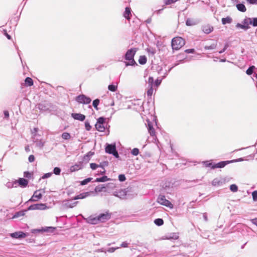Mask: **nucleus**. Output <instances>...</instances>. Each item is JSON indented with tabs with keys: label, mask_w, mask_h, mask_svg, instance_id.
<instances>
[{
	"label": "nucleus",
	"mask_w": 257,
	"mask_h": 257,
	"mask_svg": "<svg viewBox=\"0 0 257 257\" xmlns=\"http://www.w3.org/2000/svg\"><path fill=\"white\" fill-rule=\"evenodd\" d=\"M213 165L211 163H206V166L210 167L211 168L212 166Z\"/></svg>",
	"instance_id": "59"
},
{
	"label": "nucleus",
	"mask_w": 257,
	"mask_h": 257,
	"mask_svg": "<svg viewBox=\"0 0 257 257\" xmlns=\"http://www.w3.org/2000/svg\"><path fill=\"white\" fill-rule=\"evenodd\" d=\"M179 0H166L164 2L166 5H171L172 4L175 3V2L178 1Z\"/></svg>",
	"instance_id": "39"
},
{
	"label": "nucleus",
	"mask_w": 257,
	"mask_h": 257,
	"mask_svg": "<svg viewBox=\"0 0 257 257\" xmlns=\"http://www.w3.org/2000/svg\"><path fill=\"white\" fill-rule=\"evenodd\" d=\"M76 101L79 103L89 104L91 100L84 95H80L76 97Z\"/></svg>",
	"instance_id": "5"
},
{
	"label": "nucleus",
	"mask_w": 257,
	"mask_h": 257,
	"mask_svg": "<svg viewBox=\"0 0 257 257\" xmlns=\"http://www.w3.org/2000/svg\"><path fill=\"white\" fill-rule=\"evenodd\" d=\"M251 25H252L254 27L257 26V18H254L252 19V23Z\"/></svg>",
	"instance_id": "47"
},
{
	"label": "nucleus",
	"mask_w": 257,
	"mask_h": 257,
	"mask_svg": "<svg viewBox=\"0 0 257 257\" xmlns=\"http://www.w3.org/2000/svg\"><path fill=\"white\" fill-rule=\"evenodd\" d=\"M98 216L99 221L103 222L109 220L110 218L111 214L108 212H106L104 213L99 214Z\"/></svg>",
	"instance_id": "8"
},
{
	"label": "nucleus",
	"mask_w": 257,
	"mask_h": 257,
	"mask_svg": "<svg viewBox=\"0 0 257 257\" xmlns=\"http://www.w3.org/2000/svg\"><path fill=\"white\" fill-rule=\"evenodd\" d=\"M228 46L227 45H225V46H224V48L223 49V50H221V51H220L219 52V53H223V52H224L225 51V50L227 49Z\"/></svg>",
	"instance_id": "54"
},
{
	"label": "nucleus",
	"mask_w": 257,
	"mask_h": 257,
	"mask_svg": "<svg viewBox=\"0 0 257 257\" xmlns=\"http://www.w3.org/2000/svg\"><path fill=\"white\" fill-rule=\"evenodd\" d=\"M147 58L145 56H141L139 57V62L140 64L144 65L147 62Z\"/></svg>",
	"instance_id": "25"
},
{
	"label": "nucleus",
	"mask_w": 257,
	"mask_h": 257,
	"mask_svg": "<svg viewBox=\"0 0 257 257\" xmlns=\"http://www.w3.org/2000/svg\"><path fill=\"white\" fill-rule=\"evenodd\" d=\"M256 78H257V74L256 75Z\"/></svg>",
	"instance_id": "64"
},
{
	"label": "nucleus",
	"mask_w": 257,
	"mask_h": 257,
	"mask_svg": "<svg viewBox=\"0 0 257 257\" xmlns=\"http://www.w3.org/2000/svg\"><path fill=\"white\" fill-rule=\"evenodd\" d=\"M95 127L97 129V131L103 132L105 130V127L102 124H99V123H96L95 124Z\"/></svg>",
	"instance_id": "22"
},
{
	"label": "nucleus",
	"mask_w": 257,
	"mask_h": 257,
	"mask_svg": "<svg viewBox=\"0 0 257 257\" xmlns=\"http://www.w3.org/2000/svg\"><path fill=\"white\" fill-rule=\"evenodd\" d=\"M157 201L160 204L170 208H173V204L169 200H167L165 197L163 195L159 196L157 199Z\"/></svg>",
	"instance_id": "3"
},
{
	"label": "nucleus",
	"mask_w": 257,
	"mask_h": 257,
	"mask_svg": "<svg viewBox=\"0 0 257 257\" xmlns=\"http://www.w3.org/2000/svg\"><path fill=\"white\" fill-rule=\"evenodd\" d=\"M132 154L134 156H137L139 154V150L138 148H134L132 151Z\"/></svg>",
	"instance_id": "40"
},
{
	"label": "nucleus",
	"mask_w": 257,
	"mask_h": 257,
	"mask_svg": "<svg viewBox=\"0 0 257 257\" xmlns=\"http://www.w3.org/2000/svg\"><path fill=\"white\" fill-rule=\"evenodd\" d=\"M101 168H102V169H103V171L100 172V174H104V173H105V170L104 168L102 166V167H101Z\"/></svg>",
	"instance_id": "60"
},
{
	"label": "nucleus",
	"mask_w": 257,
	"mask_h": 257,
	"mask_svg": "<svg viewBox=\"0 0 257 257\" xmlns=\"http://www.w3.org/2000/svg\"><path fill=\"white\" fill-rule=\"evenodd\" d=\"M196 24L195 21L192 19L189 18L186 20V24L188 26H192L196 25Z\"/></svg>",
	"instance_id": "24"
},
{
	"label": "nucleus",
	"mask_w": 257,
	"mask_h": 257,
	"mask_svg": "<svg viewBox=\"0 0 257 257\" xmlns=\"http://www.w3.org/2000/svg\"><path fill=\"white\" fill-rule=\"evenodd\" d=\"M252 23V19L250 18L245 19L243 21V24L245 26H249V25H251Z\"/></svg>",
	"instance_id": "26"
},
{
	"label": "nucleus",
	"mask_w": 257,
	"mask_h": 257,
	"mask_svg": "<svg viewBox=\"0 0 257 257\" xmlns=\"http://www.w3.org/2000/svg\"><path fill=\"white\" fill-rule=\"evenodd\" d=\"M4 114H5V116L6 117H7V118L9 117V113L8 111H7V110L5 111H4Z\"/></svg>",
	"instance_id": "56"
},
{
	"label": "nucleus",
	"mask_w": 257,
	"mask_h": 257,
	"mask_svg": "<svg viewBox=\"0 0 257 257\" xmlns=\"http://www.w3.org/2000/svg\"><path fill=\"white\" fill-rule=\"evenodd\" d=\"M51 175H52V173H46L43 176L42 178L43 179H45V178H49V177H51Z\"/></svg>",
	"instance_id": "50"
},
{
	"label": "nucleus",
	"mask_w": 257,
	"mask_h": 257,
	"mask_svg": "<svg viewBox=\"0 0 257 257\" xmlns=\"http://www.w3.org/2000/svg\"><path fill=\"white\" fill-rule=\"evenodd\" d=\"M252 222L253 224H255L257 226V218H255L252 220Z\"/></svg>",
	"instance_id": "57"
},
{
	"label": "nucleus",
	"mask_w": 257,
	"mask_h": 257,
	"mask_svg": "<svg viewBox=\"0 0 257 257\" xmlns=\"http://www.w3.org/2000/svg\"><path fill=\"white\" fill-rule=\"evenodd\" d=\"M92 193V192H84L82 193H81L76 196H75L73 198V200H77V199H82L85 198L86 197L89 196L90 194Z\"/></svg>",
	"instance_id": "13"
},
{
	"label": "nucleus",
	"mask_w": 257,
	"mask_h": 257,
	"mask_svg": "<svg viewBox=\"0 0 257 257\" xmlns=\"http://www.w3.org/2000/svg\"><path fill=\"white\" fill-rule=\"evenodd\" d=\"M252 199L253 201H257V191H254L252 193Z\"/></svg>",
	"instance_id": "43"
},
{
	"label": "nucleus",
	"mask_w": 257,
	"mask_h": 257,
	"mask_svg": "<svg viewBox=\"0 0 257 257\" xmlns=\"http://www.w3.org/2000/svg\"><path fill=\"white\" fill-rule=\"evenodd\" d=\"M109 180L106 176H104L101 178H96L95 180V182H104Z\"/></svg>",
	"instance_id": "20"
},
{
	"label": "nucleus",
	"mask_w": 257,
	"mask_h": 257,
	"mask_svg": "<svg viewBox=\"0 0 257 257\" xmlns=\"http://www.w3.org/2000/svg\"><path fill=\"white\" fill-rule=\"evenodd\" d=\"M35 158L34 155H31L29 157V161L30 162H33L35 161Z\"/></svg>",
	"instance_id": "48"
},
{
	"label": "nucleus",
	"mask_w": 257,
	"mask_h": 257,
	"mask_svg": "<svg viewBox=\"0 0 257 257\" xmlns=\"http://www.w3.org/2000/svg\"><path fill=\"white\" fill-rule=\"evenodd\" d=\"M90 168L92 170H95L98 167H102V165H97V164H96L95 163H91L90 164Z\"/></svg>",
	"instance_id": "35"
},
{
	"label": "nucleus",
	"mask_w": 257,
	"mask_h": 257,
	"mask_svg": "<svg viewBox=\"0 0 257 257\" xmlns=\"http://www.w3.org/2000/svg\"><path fill=\"white\" fill-rule=\"evenodd\" d=\"M120 246L121 247H127L128 246V243L124 241V242H123L121 245H120Z\"/></svg>",
	"instance_id": "53"
},
{
	"label": "nucleus",
	"mask_w": 257,
	"mask_h": 257,
	"mask_svg": "<svg viewBox=\"0 0 257 257\" xmlns=\"http://www.w3.org/2000/svg\"><path fill=\"white\" fill-rule=\"evenodd\" d=\"M62 138L64 140H69L71 136L69 133L65 132L62 134Z\"/></svg>",
	"instance_id": "28"
},
{
	"label": "nucleus",
	"mask_w": 257,
	"mask_h": 257,
	"mask_svg": "<svg viewBox=\"0 0 257 257\" xmlns=\"http://www.w3.org/2000/svg\"><path fill=\"white\" fill-rule=\"evenodd\" d=\"M185 52L186 53H194L195 52V50L194 49H189L185 50Z\"/></svg>",
	"instance_id": "49"
},
{
	"label": "nucleus",
	"mask_w": 257,
	"mask_h": 257,
	"mask_svg": "<svg viewBox=\"0 0 257 257\" xmlns=\"http://www.w3.org/2000/svg\"><path fill=\"white\" fill-rule=\"evenodd\" d=\"M47 208V206L45 204L40 203L30 205L28 208V210H45Z\"/></svg>",
	"instance_id": "6"
},
{
	"label": "nucleus",
	"mask_w": 257,
	"mask_h": 257,
	"mask_svg": "<svg viewBox=\"0 0 257 257\" xmlns=\"http://www.w3.org/2000/svg\"><path fill=\"white\" fill-rule=\"evenodd\" d=\"M117 86L114 85H109L108 86V89L109 90L112 92H115L117 90Z\"/></svg>",
	"instance_id": "29"
},
{
	"label": "nucleus",
	"mask_w": 257,
	"mask_h": 257,
	"mask_svg": "<svg viewBox=\"0 0 257 257\" xmlns=\"http://www.w3.org/2000/svg\"><path fill=\"white\" fill-rule=\"evenodd\" d=\"M148 83L150 86L153 87L154 84V78L152 77H150L148 79Z\"/></svg>",
	"instance_id": "42"
},
{
	"label": "nucleus",
	"mask_w": 257,
	"mask_h": 257,
	"mask_svg": "<svg viewBox=\"0 0 257 257\" xmlns=\"http://www.w3.org/2000/svg\"><path fill=\"white\" fill-rule=\"evenodd\" d=\"M114 105V102H112V103L111 104V106H113Z\"/></svg>",
	"instance_id": "61"
},
{
	"label": "nucleus",
	"mask_w": 257,
	"mask_h": 257,
	"mask_svg": "<svg viewBox=\"0 0 257 257\" xmlns=\"http://www.w3.org/2000/svg\"><path fill=\"white\" fill-rule=\"evenodd\" d=\"M154 89L153 88V87L150 86V88L147 91V95L148 96L151 97L153 93Z\"/></svg>",
	"instance_id": "37"
},
{
	"label": "nucleus",
	"mask_w": 257,
	"mask_h": 257,
	"mask_svg": "<svg viewBox=\"0 0 257 257\" xmlns=\"http://www.w3.org/2000/svg\"><path fill=\"white\" fill-rule=\"evenodd\" d=\"M26 150H29V148H26Z\"/></svg>",
	"instance_id": "62"
},
{
	"label": "nucleus",
	"mask_w": 257,
	"mask_h": 257,
	"mask_svg": "<svg viewBox=\"0 0 257 257\" xmlns=\"http://www.w3.org/2000/svg\"><path fill=\"white\" fill-rule=\"evenodd\" d=\"M26 85L31 86L33 85V80L30 77H27L25 80Z\"/></svg>",
	"instance_id": "21"
},
{
	"label": "nucleus",
	"mask_w": 257,
	"mask_h": 257,
	"mask_svg": "<svg viewBox=\"0 0 257 257\" xmlns=\"http://www.w3.org/2000/svg\"><path fill=\"white\" fill-rule=\"evenodd\" d=\"M185 44V40L180 37H175L172 40L171 45L173 50H179Z\"/></svg>",
	"instance_id": "2"
},
{
	"label": "nucleus",
	"mask_w": 257,
	"mask_h": 257,
	"mask_svg": "<svg viewBox=\"0 0 257 257\" xmlns=\"http://www.w3.org/2000/svg\"><path fill=\"white\" fill-rule=\"evenodd\" d=\"M105 152L108 154H112L116 158L119 157L115 145H108L105 148Z\"/></svg>",
	"instance_id": "4"
},
{
	"label": "nucleus",
	"mask_w": 257,
	"mask_h": 257,
	"mask_svg": "<svg viewBox=\"0 0 257 257\" xmlns=\"http://www.w3.org/2000/svg\"><path fill=\"white\" fill-rule=\"evenodd\" d=\"M71 116L74 119L80 121H83L85 119V116L81 113H73Z\"/></svg>",
	"instance_id": "12"
},
{
	"label": "nucleus",
	"mask_w": 257,
	"mask_h": 257,
	"mask_svg": "<svg viewBox=\"0 0 257 257\" xmlns=\"http://www.w3.org/2000/svg\"><path fill=\"white\" fill-rule=\"evenodd\" d=\"M92 178H88L86 179H84V180L80 182V184L81 185H85L90 182L92 180Z\"/></svg>",
	"instance_id": "32"
},
{
	"label": "nucleus",
	"mask_w": 257,
	"mask_h": 257,
	"mask_svg": "<svg viewBox=\"0 0 257 257\" xmlns=\"http://www.w3.org/2000/svg\"><path fill=\"white\" fill-rule=\"evenodd\" d=\"M118 179L120 181L123 182L126 179V178L123 174H121L118 176Z\"/></svg>",
	"instance_id": "44"
},
{
	"label": "nucleus",
	"mask_w": 257,
	"mask_h": 257,
	"mask_svg": "<svg viewBox=\"0 0 257 257\" xmlns=\"http://www.w3.org/2000/svg\"><path fill=\"white\" fill-rule=\"evenodd\" d=\"M250 4H257V0H246Z\"/></svg>",
	"instance_id": "52"
},
{
	"label": "nucleus",
	"mask_w": 257,
	"mask_h": 257,
	"mask_svg": "<svg viewBox=\"0 0 257 257\" xmlns=\"http://www.w3.org/2000/svg\"><path fill=\"white\" fill-rule=\"evenodd\" d=\"M106 188V186L104 185H102L101 186H96L95 189L94 191L96 193L97 192H100L103 191V189Z\"/></svg>",
	"instance_id": "23"
},
{
	"label": "nucleus",
	"mask_w": 257,
	"mask_h": 257,
	"mask_svg": "<svg viewBox=\"0 0 257 257\" xmlns=\"http://www.w3.org/2000/svg\"><path fill=\"white\" fill-rule=\"evenodd\" d=\"M230 189L231 191L235 192L238 190V187L235 184H232L230 186Z\"/></svg>",
	"instance_id": "36"
},
{
	"label": "nucleus",
	"mask_w": 257,
	"mask_h": 257,
	"mask_svg": "<svg viewBox=\"0 0 257 257\" xmlns=\"http://www.w3.org/2000/svg\"><path fill=\"white\" fill-rule=\"evenodd\" d=\"M104 122V118L102 117H100L98 118L97 123L102 124Z\"/></svg>",
	"instance_id": "45"
},
{
	"label": "nucleus",
	"mask_w": 257,
	"mask_h": 257,
	"mask_svg": "<svg viewBox=\"0 0 257 257\" xmlns=\"http://www.w3.org/2000/svg\"><path fill=\"white\" fill-rule=\"evenodd\" d=\"M132 16L131 9L130 8L126 7L123 14V17L127 20H130Z\"/></svg>",
	"instance_id": "16"
},
{
	"label": "nucleus",
	"mask_w": 257,
	"mask_h": 257,
	"mask_svg": "<svg viewBox=\"0 0 257 257\" xmlns=\"http://www.w3.org/2000/svg\"><path fill=\"white\" fill-rule=\"evenodd\" d=\"M216 47V44H213L210 46H206L205 47V49H206V50H209V49H215Z\"/></svg>",
	"instance_id": "38"
},
{
	"label": "nucleus",
	"mask_w": 257,
	"mask_h": 257,
	"mask_svg": "<svg viewBox=\"0 0 257 257\" xmlns=\"http://www.w3.org/2000/svg\"><path fill=\"white\" fill-rule=\"evenodd\" d=\"M87 220L88 223L91 224H97L99 222L98 216L93 217L92 216H90L87 218Z\"/></svg>",
	"instance_id": "14"
},
{
	"label": "nucleus",
	"mask_w": 257,
	"mask_h": 257,
	"mask_svg": "<svg viewBox=\"0 0 257 257\" xmlns=\"http://www.w3.org/2000/svg\"><path fill=\"white\" fill-rule=\"evenodd\" d=\"M154 222L156 225L161 226L163 224L164 221L161 218H158L155 220Z\"/></svg>",
	"instance_id": "27"
},
{
	"label": "nucleus",
	"mask_w": 257,
	"mask_h": 257,
	"mask_svg": "<svg viewBox=\"0 0 257 257\" xmlns=\"http://www.w3.org/2000/svg\"><path fill=\"white\" fill-rule=\"evenodd\" d=\"M30 175V173H29V172H25L24 173V176H25V177H29V176Z\"/></svg>",
	"instance_id": "58"
},
{
	"label": "nucleus",
	"mask_w": 257,
	"mask_h": 257,
	"mask_svg": "<svg viewBox=\"0 0 257 257\" xmlns=\"http://www.w3.org/2000/svg\"><path fill=\"white\" fill-rule=\"evenodd\" d=\"M234 161H235L232 160V161H227L220 162L218 163L213 164V165H212L211 167V169H214L215 168H223L227 164H228L230 163H231V162H233Z\"/></svg>",
	"instance_id": "7"
},
{
	"label": "nucleus",
	"mask_w": 257,
	"mask_h": 257,
	"mask_svg": "<svg viewBox=\"0 0 257 257\" xmlns=\"http://www.w3.org/2000/svg\"><path fill=\"white\" fill-rule=\"evenodd\" d=\"M155 53V52L153 51L152 52V54H154Z\"/></svg>",
	"instance_id": "63"
},
{
	"label": "nucleus",
	"mask_w": 257,
	"mask_h": 257,
	"mask_svg": "<svg viewBox=\"0 0 257 257\" xmlns=\"http://www.w3.org/2000/svg\"><path fill=\"white\" fill-rule=\"evenodd\" d=\"M85 127L87 131H90L91 128V126L90 125L89 123L87 121H86L85 122Z\"/></svg>",
	"instance_id": "46"
},
{
	"label": "nucleus",
	"mask_w": 257,
	"mask_h": 257,
	"mask_svg": "<svg viewBox=\"0 0 257 257\" xmlns=\"http://www.w3.org/2000/svg\"><path fill=\"white\" fill-rule=\"evenodd\" d=\"M148 131L152 136H154L155 135V131L154 128L151 122L150 121H148Z\"/></svg>",
	"instance_id": "17"
},
{
	"label": "nucleus",
	"mask_w": 257,
	"mask_h": 257,
	"mask_svg": "<svg viewBox=\"0 0 257 257\" xmlns=\"http://www.w3.org/2000/svg\"><path fill=\"white\" fill-rule=\"evenodd\" d=\"M213 29V27L209 24H205L202 27L203 32L206 34H208L212 32Z\"/></svg>",
	"instance_id": "10"
},
{
	"label": "nucleus",
	"mask_w": 257,
	"mask_h": 257,
	"mask_svg": "<svg viewBox=\"0 0 257 257\" xmlns=\"http://www.w3.org/2000/svg\"><path fill=\"white\" fill-rule=\"evenodd\" d=\"M137 50V48H132L127 50L125 55V60L130 61V62H125L126 66H128L129 65L133 66L136 64V62L134 58Z\"/></svg>",
	"instance_id": "1"
},
{
	"label": "nucleus",
	"mask_w": 257,
	"mask_h": 257,
	"mask_svg": "<svg viewBox=\"0 0 257 257\" xmlns=\"http://www.w3.org/2000/svg\"><path fill=\"white\" fill-rule=\"evenodd\" d=\"M10 236L14 238H24L27 236V234L23 231H17L11 233Z\"/></svg>",
	"instance_id": "9"
},
{
	"label": "nucleus",
	"mask_w": 257,
	"mask_h": 257,
	"mask_svg": "<svg viewBox=\"0 0 257 257\" xmlns=\"http://www.w3.org/2000/svg\"><path fill=\"white\" fill-rule=\"evenodd\" d=\"M53 172L55 175H59L61 172V169L58 167H55L54 169Z\"/></svg>",
	"instance_id": "41"
},
{
	"label": "nucleus",
	"mask_w": 257,
	"mask_h": 257,
	"mask_svg": "<svg viewBox=\"0 0 257 257\" xmlns=\"http://www.w3.org/2000/svg\"><path fill=\"white\" fill-rule=\"evenodd\" d=\"M222 24L225 25L226 24H230L232 22V19L230 17H227L226 18H223L221 19Z\"/></svg>",
	"instance_id": "19"
},
{
	"label": "nucleus",
	"mask_w": 257,
	"mask_h": 257,
	"mask_svg": "<svg viewBox=\"0 0 257 257\" xmlns=\"http://www.w3.org/2000/svg\"><path fill=\"white\" fill-rule=\"evenodd\" d=\"M236 8L239 11L241 12H245L246 11V9L243 4L236 5Z\"/></svg>",
	"instance_id": "18"
},
{
	"label": "nucleus",
	"mask_w": 257,
	"mask_h": 257,
	"mask_svg": "<svg viewBox=\"0 0 257 257\" xmlns=\"http://www.w3.org/2000/svg\"><path fill=\"white\" fill-rule=\"evenodd\" d=\"M25 211H21L18 212L16 213V214L14 215L13 218H14L18 217L20 216H24L25 214Z\"/></svg>",
	"instance_id": "33"
},
{
	"label": "nucleus",
	"mask_w": 257,
	"mask_h": 257,
	"mask_svg": "<svg viewBox=\"0 0 257 257\" xmlns=\"http://www.w3.org/2000/svg\"><path fill=\"white\" fill-rule=\"evenodd\" d=\"M99 100L98 99H96L93 101V106L96 109L98 110V105L99 104Z\"/></svg>",
	"instance_id": "30"
},
{
	"label": "nucleus",
	"mask_w": 257,
	"mask_h": 257,
	"mask_svg": "<svg viewBox=\"0 0 257 257\" xmlns=\"http://www.w3.org/2000/svg\"><path fill=\"white\" fill-rule=\"evenodd\" d=\"M236 28H241V29H244V30H247V29H248L249 28V26H245L243 24L242 25V24H240L239 23H237L236 25Z\"/></svg>",
	"instance_id": "31"
},
{
	"label": "nucleus",
	"mask_w": 257,
	"mask_h": 257,
	"mask_svg": "<svg viewBox=\"0 0 257 257\" xmlns=\"http://www.w3.org/2000/svg\"><path fill=\"white\" fill-rule=\"evenodd\" d=\"M255 68V67L254 66H252L249 67L246 70V73L247 75H251L253 73V71L254 69Z\"/></svg>",
	"instance_id": "34"
},
{
	"label": "nucleus",
	"mask_w": 257,
	"mask_h": 257,
	"mask_svg": "<svg viewBox=\"0 0 257 257\" xmlns=\"http://www.w3.org/2000/svg\"><path fill=\"white\" fill-rule=\"evenodd\" d=\"M42 197V195L41 193L39 192L38 190L35 191L33 195L31 197V198L29 200L30 201H37L39 199H41Z\"/></svg>",
	"instance_id": "11"
},
{
	"label": "nucleus",
	"mask_w": 257,
	"mask_h": 257,
	"mask_svg": "<svg viewBox=\"0 0 257 257\" xmlns=\"http://www.w3.org/2000/svg\"><path fill=\"white\" fill-rule=\"evenodd\" d=\"M17 182L19 183V185L22 187H26L28 184V181L22 178H19L17 180Z\"/></svg>",
	"instance_id": "15"
},
{
	"label": "nucleus",
	"mask_w": 257,
	"mask_h": 257,
	"mask_svg": "<svg viewBox=\"0 0 257 257\" xmlns=\"http://www.w3.org/2000/svg\"><path fill=\"white\" fill-rule=\"evenodd\" d=\"M161 83V80L157 79L155 82V85L158 87Z\"/></svg>",
	"instance_id": "51"
},
{
	"label": "nucleus",
	"mask_w": 257,
	"mask_h": 257,
	"mask_svg": "<svg viewBox=\"0 0 257 257\" xmlns=\"http://www.w3.org/2000/svg\"><path fill=\"white\" fill-rule=\"evenodd\" d=\"M5 35L6 36V37H7V38L9 40L11 39V37L10 35H9L7 33V31H5Z\"/></svg>",
	"instance_id": "55"
}]
</instances>
